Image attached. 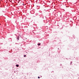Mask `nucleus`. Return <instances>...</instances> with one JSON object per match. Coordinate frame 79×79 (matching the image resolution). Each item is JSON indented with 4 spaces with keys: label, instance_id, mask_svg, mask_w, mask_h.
<instances>
[{
    "label": "nucleus",
    "instance_id": "nucleus-5",
    "mask_svg": "<svg viewBox=\"0 0 79 79\" xmlns=\"http://www.w3.org/2000/svg\"><path fill=\"white\" fill-rule=\"evenodd\" d=\"M17 39H18V40H19V38L18 37H17Z\"/></svg>",
    "mask_w": 79,
    "mask_h": 79
},
{
    "label": "nucleus",
    "instance_id": "nucleus-3",
    "mask_svg": "<svg viewBox=\"0 0 79 79\" xmlns=\"http://www.w3.org/2000/svg\"><path fill=\"white\" fill-rule=\"evenodd\" d=\"M26 55H24V57H26Z\"/></svg>",
    "mask_w": 79,
    "mask_h": 79
},
{
    "label": "nucleus",
    "instance_id": "nucleus-1",
    "mask_svg": "<svg viewBox=\"0 0 79 79\" xmlns=\"http://www.w3.org/2000/svg\"><path fill=\"white\" fill-rule=\"evenodd\" d=\"M16 66L17 67H19V65H18L17 64V65H16Z\"/></svg>",
    "mask_w": 79,
    "mask_h": 79
},
{
    "label": "nucleus",
    "instance_id": "nucleus-4",
    "mask_svg": "<svg viewBox=\"0 0 79 79\" xmlns=\"http://www.w3.org/2000/svg\"><path fill=\"white\" fill-rule=\"evenodd\" d=\"M38 79H40V77H38Z\"/></svg>",
    "mask_w": 79,
    "mask_h": 79
},
{
    "label": "nucleus",
    "instance_id": "nucleus-6",
    "mask_svg": "<svg viewBox=\"0 0 79 79\" xmlns=\"http://www.w3.org/2000/svg\"><path fill=\"white\" fill-rule=\"evenodd\" d=\"M71 64H72V62H71Z\"/></svg>",
    "mask_w": 79,
    "mask_h": 79
},
{
    "label": "nucleus",
    "instance_id": "nucleus-2",
    "mask_svg": "<svg viewBox=\"0 0 79 79\" xmlns=\"http://www.w3.org/2000/svg\"><path fill=\"white\" fill-rule=\"evenodd\" d=\"M38 45H40V43L38 44Z\"/></svg>",
    "mask_w": 79,
    "mask_h": 79
}]
</instances>
